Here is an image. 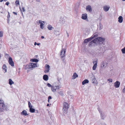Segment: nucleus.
Masks as SVG:
<instances>
[{
    "label": "nucleus",
    "instance_id": "1",
    "mask_svg": "<svg viewBox=\"0 0 125 125\" xmlns=\"http://www.w3.org/2000/svg\"><path fill=\"white\" fill-rule=\"evenodd\" d=\"M38 65H37V63H30L27 65H24L26 70L28 69L34 68L38 67Z\"/></svg>",
    "mask_w": 125,
    "mask_h": 125
},
{
    "label": "nucleus",
    "instance_id": "2",
    "mask_svg": "<svg viewBox=\"0 0 125 125\" xmlns=\"http://www.w3.org/2000/svg\"><path fill=\"white\" fill-rule=\"evenodd\" d=\"M69 107V105L68 103L66 102L64 103L62 108L63 112L64 113L66 112Z\"/></svg>",
    "mask_w": 125,
    "mask_h": 125
},
{
    "label": "nucleus",
    "instance_id": "3",
    "mask_svg": "<svg viewBox=\"0 0 125 125\" xmlns=\"http://www.w3.org/2000/svg\"><path fill=\"white\" fill-rule=\"evenodd\" d=\"M96 44H99L101 42H103L105 40V39L100 37L95 38V39Z\"/></svg>",
    "mask_w": 125,
    "mask_h": 125
},
{
    "label": "nucleus",
    "instance_id": "4",
    "mask_svg": "<svg viewBox=\"0 0 125 125\" xmlns=\"http://www.w3.org/2000/svg\"><path fill=\"white\" fill-rule=\"evenodd\" d=\"M97 36L98 35L97 34H96L91 36V37L89 38L85 39L84 41V43H86L88 42H89L91 41L95 37H97Z\"/></svg>",
    "mask_w": 125,
    "mask_h": 125
},
{
    "label": "nucleus",
    "instance_id": "5",
    "mask_svg": "<svg viewBox=\"0 0 125 125\" xmlns=\"http://www.w3.org/2000/svg\"><path fill=\"white\" fill-rule=\"evenodd\" d=\"M61 87L60 85H57L55 86H53L51 88V90L53 92H56L57 90L59 89Z\"/></svg>",
    "mask_w": 125,
    "mask_h": 125
},
{
    "label": "nucleus",
    "instance_id": "6",
    "mask_svg": "<svg viewBox=\"0 0 125 125\" xmlns=\"http://www.w3.org/2000/svg\"><path fill=\"white\" fill-rule=\"evenodd\" d=\"M39 23L40 24V27L42 29H43L44 27V25L45 22L44 21L39 20Z\"/></svg>",
    "mask_w": 125,
    "mask_h": 125
},
{
    "label": "nucleus",
    "instance_id": "7",
    "mask_svg": "<svg viewBox=\"0 0 125 125\" xmlns=\"http://www.w3.org/2000/svg\"><path fill=\"white\" fill-rule=\"evenodd\" d=\"M94 65L93 66L92 69L93 70H95L96 69L97 66V60L96 61H94L93 62Z\"/></svg>",
    "mask_w": 125,
    "mask_h": 125
},
{
    "label": "nucleus",
    "instance_id": "8",
    "mask_svg": "<svg viewBox=\"0 0 125 125\" xmlns=\"http://www.w3.org/2000/svg\"><path fill=\"white\" fill-rule=\"evenodd\" d=\"M99 112L100 114L101 119H104L106 117V115L105 113L102 111H99Z\"/></svg>",
    "mask_w": 125,
    "mask_h": 125
},
{
    "label": "nucleus",
    "instance_id": "9",
    "mask_svg": "<svg viewBox=\"0 0 125 125\" xmlns=\"http://www.w3.org/2000/svg\"><path fill=\"white\" fill-rule=\"evenodd\" d=\"M66 52V49H62L61 52V57L62 58L65 56Z\"/></svg>",
    "mask_w": 125,
    "mask_h": 125
},
{
    "label": "nucleus",
    "instance_id": "10",
    "mask_svg": "<svg viewBox=\"0 0 125 125\" xmlns=\"http://www.w3.org/2000/svg\"><path fill=\"white\" fill-rule=\"evenodd\" d=\"M65 17H60L59 20L60 23L62 24H64L65 22Z\"/></svg>",
    "mask_w": 125,
    "mask_h": 125
},
{
    "label": "nucleus",
    "instance_id": "11",
    "mask_svg": "<svg viewBox=\"0 0 125 125\" xmlns=\"http://www.w3.org/2000/svg\"><path fill=\"white\" fill-rule=\"evenodd\" d=\"M110 8V7L109 5H105L103 7V10L105 12L108 11Z\"/></svg>",
    "mask_w": 125,
    "mask_h": 125
},
{
    "label": "nucleus",
    "instance_id": "12",
    "mask_svg": "<svg viewBox=\"0 0 125 125\" xmlns=\"http://www.w3.org/2000/svg\"><path fill=\"white\" fill-rule=\"evenodd\" d=\"M81 18L83 20H87V15L86 13H84L82 15Z\"/></svg>",
    "mask_w": 125,
    "mask_h": 125
},
{
    "label": "nucleus",
    "instance_id": "13",
    "mask_svg": "<svg viewBox=\"0 0 125 125\" xmlns=\"http://www.w3.org/2000/svg\"><path fill=\"white\" fill-rule=\"evenodd\" d=\"M9 63L11 66H14V62L12 58L10 57L9 58Z\"/></svg>",
    "mask_w": 125,
    "mask_h": 125
},
{
    "label": "nucleus",
    "instance_id": "14",
    "mask_svg": "<svg viewBox=\"0 0 125 125\" xmlns=\"http://www.w3.org/2000/svg\"><path fill=\"white\" fill-rule=\"evenodd\" d=\"M120 83L118 81H116L114 83V85L116 88H118L119 87L120 85Z\"/></svg>",
    "mask_w": 125,
    "mask_h": 125
},
{
    "label": "nucleus",
    "instance_id": "15",
    "mask_svg": "<svg viewBox=\"0 0 125 125\" xmlns=\"http://www.w3.org/2000/svg\"><path fill=\"white\" fill-rule=\"evenodd\" d=\"M86 10L87 11L91 12L92 11V9L91 6L88 5L86 6Z\"/></svg>",
    "mask_w": 125,
    "mask_h": 125
},
{
    "label": "nucleus",
    "instance_id": "16",
    "mask_svg": "<svg viewBox=\"0 0 125 125\" xmlns=\"http://www.w3.org/2000/svg\"><path fill=\"white\" fill-rule=\"evenodd\" d=\"M45 67L46 68V69L44 71L45 73H48L50 70V66L48 64H46L45 65Z\"/></svg>",
    "mask_w": 125,
    "mask_h": 125
},
{
    "label": "nucleus",
    "instance_id": "17",
    "mask_svg": "<svg viewBox=\"0 0 125 125\" xmlns=\"http://www.w3.org/2000/svg\"><path fill=\"white\" fill-rule=\"evenodd\" d=\"M4 103L3 101L0 98V105L3 108H4L5 106Z\"/></svg>",
    "mask_w": 125,
    "mask_h": 125
},
{
    "label": "nucleus",
    "instance_id": "18",
    "mask_svg": "<svg viewBox=\"0 0 125 125\" xmlns=\"http://www.w3.org/2000/svg\"><path fill=\"white\" fill-rule=\"evenodd\" d=\"M21 114L22 115L24 116L28 115V114L27 113V111L25 110H24L21 112Z\"/></svg>",
    "mask_w": 125,
    "mask_h": 125
},
{
    "label": "nucleus",
    "instance_id": "19",
    "mask_svg": "<svg viewBox=\"0 0 125 125\" xmlns=\"http://www.w3.org/2000/svg\"><path fill=\"white\" fill-rule=\"evenodd\" d=\"M107 66V63L105 62H102L101 64V66L102 68L105 67Z\"/></svg>",
    "mask_w": 125,
    "mask_h": 125
},
{
    "label": "nucleus",
    "instance_id": "20",
    "mask_svg": "<svg viewBox=\"0 0 125 125\" xmlns=\"http://www.w3.org/2000/svg\"><path fill=\"white\" fill-rule=\"evenodd\" d=\"M43 79L45 81H48L49 79L48 76L46 75H44L43 76Z\"/></svg>",
    "mask_w": 125,
    "mask_h": 125
},
{
    "label": "nucleus",
    "instance_id": "21",
    "mask_svg": "<svg viewBox=\"0 0 125 125\" xmlns=\"http://www.w3.org/2000/svg\"><path fill=\"white\" fill-rule=\"evenodd\" d=\"M78 75L76 73H74L72 76V79H74L78 77Z\"/></svg>",
    "mask_w": 125,
    "mask_h": 125
},
{
    "label": "nucleus",
    "instance_id": "22",
    "mask_svg": "<svg viewBox=\"0 0 125 125\" xmlns=\"http://www.w3.org/2000/svg\"><path fill=\"white\" fill-rule=\"evenodd\" d=\"M118 21L120 23H122L123 21V18L121 16H120L118 18Z\"/></svg>",
    "mask_w": 125,
    "mask_h": 125
},
{
    "label": "nucleus",
    "instance_id": "23",
    "mask_svg": "<svg viewBox=\"0 0 125 125\" xmlns=\"http://www.w3.org/2000/svg\"><path fill=\"white\" fill-rule=\"evenodd\" d=\"M93 43H94L96 44V42L95 41V39H94L92 41L90 42L89 43V45L90 46H92L93 45Z\"/></svg>",
    "mask_w": 125,
    "mask_h": 125
},
{
    "label": "nucleus",
    "instance_id": "24",
    "mask_svg": "<svg viewBox=\"0 0 125 125\" xmlns=\"http://www.w3.org/2000/svg\"><path fill=\"white\" fill-rule=\"evenodd\" d=\"M47 28L50 30H51L54 29V28L50 25H49L47 26Z\"/></svg>",
    "mask_w": 125,
    "mask_h": 125
},
{
    "label": "nucleus",
    "instance_id": "25",
    "mask_svg": "<svg viewBox=\"0 0 125 125\" xmlns=\"http://www.w3.org/2000/svg\"><path fill=\"white\" fill-rule=\"evenodd\" d=\"M89 82V81L88 80L85 79L82 82V84L84 85L86 83H88Z\"/></svg>",
    "mask_w": 125,
    "mask_h": 125
},
{
    "label": "nucleus",
    "instance_id": "26",
    "mask_svg": "<svg viewBox=\"0 0 125 125\" xmlns=\"http://www.w3.org/2000/svg\"><path fill=\"white\" fill-rule=\"evenodd\" d=\"M9 83L10 85H11L14 84V82L11 79H10L9 80Z\"/></svg>",
    "mask_w": 125,
    "mask_h": 125
},
{
    "label": "nucleus",
    "instance_id": "27",
    "mask_svg": "<svg viewBox=\"0 0 125 125\" xmlns=\"http://www.w3.org/2000/svg\"><path fill=\"white\" fill-rule=\"evenodd\" d=\"M2 69L4 70L5 72L4 73H6L7 72V68L6 65H3L2 67Z\"/></svg>",
    "mask_w": 125,
    "mask_h": 125
},
{
    "label": "nucleus",
    "instance_id": "28",
    "mask_svg": "<svg viewBox=\"0 0 125 125\" xmlns=\"http://www.w3.org/2000/svg\"><path fill=\"white\" fill-rule=\"evenodd\" d=\"M30 111L32 113H33L35 112V109H34L32 107L30 108Z\"/></svg>",
    "mask_w": 125,
    "mask_h": 125
},
{
    "label": "nucleus",
    "instance_id": "29",
    "mask_svg": "<svg viewBox=\"0 0 125 125\" xmlns=\"http://www.w3.org/2000/svg\"><path fill=\"white\" fill-rule=\"evenodd\" d=\"M31 61L33 62H38V60L35 59H32L31 60Z\"/></svg>",
    "mask_w": 125,
    "mask_h": 125
},
{
    "label": "nucleus",
    "instance_id": "30",
    "mask_svg": "<svg viewBox=\"0 0 125 125\" xmlns=\"http://www.w3.org/2000/svg\"><path fill=\"white\" fill-rule=\"evenodd\" d=\"M28 104L29 106V107L30 108H31L32 107V106L31 105V104L30 102L29 101L28 102Z\"/></svg>",
    "mask_w": 125,
    "mask_h": 125
},
{
    "label": "nucleus",
    "instance_id": "31",
    "mask_svg": "<svg viewBox=\"0 0 125 125\" xmlns=\"http://www.w3.org/2000/svg\"><path fill=\"white\" fill-rule=\"evenodd\" d=\"M15 4L17 5H20L19 0H16L15 2Z\"/></svg>",
    "mask_w": 125,
    "mask_h": 125
},
{
    "label": "nucleus",
    "instance_id": "32",
    "mask_svg": "<svg viewBox=\"0 0 125 125\" xmlns=\"http://www.w3.org/2000/svg\"><path fill=\"white\" fill-rule=\"evenodd\" d=\"M20 10L23 12H24L25 11V10L24 8V7H22L21 8L20 7Z\"/></svg>",
    "mask_w": 125,
    "mask_h": 125
},
{
    "label": "nucleus",
    "instance_id": "33",
    "mask_svg": "<svg viewBox=\"0 0 125 125\" xmlns=\"http://www.w3.org/2000/svg\"><path fill=\"white\" fill-rule=\"evenodd\" d=\"M47 86L49 87H51L52 88L53 86L51 85L50 83H48L47 85Z\"/></svg>",
    "mask_w": 125,
    "mask_h": 125
},
{
    "label": "nucleus",
    "instance_id": "34",
    "mask_svg": "<svg viewBox=\"0 0 125 125\" xmlns=\"http://www.w3.org/2000/svg\"><path fill=\"white\" fill-rule=\"evenodd\" d=\"M121 51L123 53H125V47L124 48L122 49Z\"/></svg>",
    "mask_w": 125,
    "mask_h": 125
},
{
    "label": "nucleus",
    "instance_id": "35",
    "mask_svg": "<svg viewBox=\"0 0 125 125\" xmlns=\"http://www.w3.org/2000/svg\"><path fill=\"white\" fill-rule=\"evenodd\" d=\"M107 81H109V82H112L113 80H112L111 79H108L107 80Z\"/></svg>",
    "mask_w": 125,
    "mask_h": 125
},
{
    "label": "nucleus",
    "instance_id": "36",
    "mask_svg": "<svg viewBox=\"0 0 125 125\" xmlns=\"http://www.w3.org/2000/svg\"><path fill=\"white\" fill-rule=\"evenodd\" d=\"M40 43H37L36 42H35L34 43V45L35 46L36 45L39 46V45H40Z\"/></svg>",
    "mask_w": 125,
    "mask_h": 125
},
{
    "label": "nucleus",
    "instance_id": "37",
    "mask_svg": "<svg viewBox=\"0 0 125 125\" xmlns=\"http://www.w3.org/2000/svg\"><path fill=\"white\" fill-rule=\"evenodd\" d=\"M122 92L123 93H125V86H124V88L122 90Z\"/></svg>",
    "mask_w": 125,
    "mask_h": 125
},
{
    "label": "nucleus",
    "instance_id": "38",
    "mask_svg": "<svg viewBox=\"0 0 125 125\" xmlns=\"http://www.w3.org/2000/svg\"><path fill=\"white\" fill-rule=\"evenodd\" d=\"M3 32L1 31H0V37H2L3 36Z\"/></svg>",
    "mask_w": 125,
    "mask_h": 125
},
{
    "label": "nucleus",
    "instance_id": "39",
    "mask_svg": "<svg viewBox=\"0 0 125 125\" xmlns=\"http://www.w3.org/2000/svg\"><path fill=\"white\" fill-rule=\"evenodd\" d=\"M4 109H3V108L2 107V108H0V112H2L3 111Z\"/></svg>",
    "mask_w": 125,
    "mask_h": 125
},
{
    "label": "nucleus",
    "instance_id": "40",
    "mask_svg": "<svg viewBox=\"0 0 125 125\" xmlns=\"http://www.w3.org/2000/svg\"><path fill=\"white\" fill-rule=\"evenodd\" d=\"M5 57H8L9 56V55L7 53L5 54Z\"/></svg>",
    "mask_w": 125,
    "mask_h": 125
},
{
    "label": "nucleus",
    "instance_id": "41",
    "mask_svg": "<svg viewBox=\"0 0 125 125\" xmlns=\"http://www.w3.org/2000/svg\"><path fill=\"white\" fill-rule=\"evenodd\" d=\"M9 3H9V2H6V3H5V4H6V5H7V6H8V5H9Z\"/></svg>",
    "mask_w": 125,
    "mask_h": 125
},
{
    "label": "nucleus",
    "instance_id": "42",
    "mask_svg": "<svg viewBox=\"0 0 125 125\" xmlns=\"http://www.w3.org/2000/svg\"><path fill=\"white\" fill-rule=\"evenodd\" d=\"M8 18H9L10 17V15L9 12H8Z\"/></svg>",
    "mask_w": 125,
    "mask_h": 125
},
{
    "label": "nucleus",
    "instance_id": "43",
    "mask_svg": "<svg viewBox=\"0 0 125 125\" xmlns=\"http://www.w3.org/2000/svg\"><path fill=\"white\" fill-rule=\"evenodd\" d=\"M102 25H100V29H102Z\"/></svg>",
    "mask_w": 125,
    "mask_h": 125
},
{
    "label": "nucleus",
    "instance_id": "44",
    "mask_svg": "<svg viewBox=\"0 0 125 125\" xmlns=\"http://www.w3.org/2000/svg\"><path fill=\"white\" fill-rule=\"evenodd\" d=\"M52 98L51 96H49L48 97V99H52Z\"/></svg>",
    "mask_w": 125,
    "mask_h": 125
},
{
    "label": "nucleus",
    "instance_id": "45",
    "mask_svg": "<svg viewBox=\"0 0 125 125\" xmlns=\"http://www.w3.org/2000/svg\"><path fill=\"white\" fill-rule=\"evenodd\" d=\"M13 13H14V14L16 15H17V13L15 12H13Z\"/></svg>",
    "mask_w": 125,
    "mask_h": 125
},
{
    "label": "nucleus",
    "instance_id": "46",
    "mask_svg": "<svg viewBox=\"0 0 125 125\" xmlns=\"http://www.w3.org/2000/svg\"><path fill=\"white\" fill-rule=\"evenodd\" d=\"M21 14H22V15L23 16V18H24V16H23V13H22V12H21Z\"/></svg>",
    "mask_w": 125,
    "mask_h": 125
},
{
    "label": "nucleus",
    "instance_id": "47",
    "mask_svg": "<svg viewBox=\"0 0 125 125\" xmlns=\"http://www.w3.org/2000/svg\"><path fill=\"white\" fill-rule=\"evenodd\" d=\"M41 38L42 39H43L44 38V37L43 36H42L41 37Z\"/></svg>",
    "mask_w": 125,
    "mask_h": 125
},
{
    "label": "nucleus",
    "instance_id": "48",
    "mask_svg": "<svg viewBox=\"0 0 125 125\" xmlns=\"http://www.w3.org/2000/svg\"><path fill=\"white\" fill-rule=\"evenodd\" d=\"M3 0H0V2H1L3 1Z\"/></svg>",
    "mask_w": 125,
    "mask_h": 125
},
{
    "label": "nucleus",
    "instance_id": "49",
    "mask_svg": "<svg viewBox=\"0 0 125 125\" xmlns=\"http://www.w3.org/2000/svg\"><path fill=\"white\" fill-rule=\"evenodd\" d=\"M48 102L49 103L50 102V99H48Z\"/></svg>",
    "mask_w": 125,
    "mask_h": 125
},
{
    "label": "nucleus",
    "instance_id": "50",
    "mask_svg": "<svg viewBox=\"0 0 125 125\" xmlns=\"http://www.w3.org/2000/svg\"><path fill=\"white\" fill-rule=\"evenodd\" d=\"M47 106H49V104H48L47 105Z\"/></svg>",
    "mask_w": 125,
    "mask_h": 125
},
{
    "label": "nucleus",
    "instance_id": "51",
    "mask_svg": "<svg viewBox=\"0 0 125 125\" xmlns=\"http://www.w3.org/2000/svg\"><path fill=\"white\" fill-rule=\"evenodd\" d=\"M1 57V54L0 53V58Z\"/></svg>",
    "mask_w": 125,
    "mask_h": 125
},
{
    "label": "nucleus",
    "instance_id": "52",
    "mask_svg": "<svg viewBox=\"0 0 125 125\" xmlns=\"http://www.w3.org/2000/svg\"><path fill=\"white\" fill-rule=\"evenodd\" d=\"M7 0H4V1H6Z\"/></svg>",
    "mask_w": 125,
    "mask_h": 125
},
{
    "label": "nucleus",
    "instance_id": "53",
    "mask_svg": "<svg viewBox=\"0 0 125 125\" xmlns=\"http://www.w3.org/2000/svg\"><path fill=\"white\" fill-rule=\"evenodd\" d=\"M67 36H69V34H68V33H67Z\"/></svg>",
    "mask_w": 125,
    "mask_h": 125
}]
</instances>
